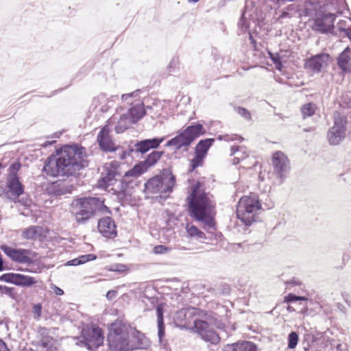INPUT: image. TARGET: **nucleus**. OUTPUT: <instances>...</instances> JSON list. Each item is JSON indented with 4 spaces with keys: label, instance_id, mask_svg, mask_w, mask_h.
I'll use <instances>...</instances> for the list:
<instances>
[{
    "label": "nucleus",
    "instance_id": "3c124183",
    "mask_svg": "<svg viewBox=\"0 0 351 351\" xmlns=\"http://www.w3.org/2000/svg\"><path fill=\"white\" fill-rule=\"evenodd\" d=\"M52 288L53 289L54 293L57 295H62L64 294V291L62 289H60V287H58L56 285H53Z\"/></svg>",
    "mask_w": 351,
    "mask_h": 351
},
{
    "label": "nucleus",
    "instance_id": "e433bc0d",
    "mask_svg": "<svg viewBox=\"0 0 351 351\" xmlns=\"http://www.w3.org/2000/svg\"><path fill=\"white\" fill-rule=\"evenodd\" d=\"M21 164L18 162H14L9 167L8 178H18L17 173L21 169Z\"/></svg>",
    "mask_w": 351,
    "mask_h": 351
},
{
    "label": "nucleus",
    "instance_id": "c756f323",
    "mask_svg": "<svg viewBox=\"0 0 351 351\" xmlns=\"http://www.w3.org/2000/svg\"><path fill=\"white\" fill-rule=\"evenodd\" d=\"M53 339L51 337L43 339L37 345L36 351H55Z\"/></svg>",
    "mask_w": 351,
    "mask_h": 351
},
{
    "label": "nucleus",
    "instance_id": "864d4df0",
    "mask_svg": "<svg viewBox=\"0 0 351 351\" xmlns=\"http://www.w3.org/2000/svg\"><path fill=\"white\" fill-rule=\"evenodd\" d=\"M0 351H10L3 341H0Z\"/></svg>",
    "mask_w": 351,
    "mask_h": 351
},
{
    "label": "nucleus",
    "instance_id": "79ce46f5",
    "mask_svg": "<svg viewBox=\"0 0 351 351\" xmlns=\"http://www.w3.org/2000/svg\"><path fill=\"white\" fill-rule=\"evenodd\" d=\"M96 258H97L96 255H95L93 254L82 255L78 257L79 262H80V265L86 263L90 261L95 260Z\"/></svg>",
    "mask_w": 351,
    "mask_h": 351
},
{
    "label": "nucleus",
    "instance_id": "4c0bfd02",
    "mask_svg": "<svg viewBox=\"0 0 351 351\" xmlns=\"http://www.w3.org/2000/svg\"><path fill=\"white\" fill-rule=\"evenodd\" d=\"M346 21L341 20L337 23V28L340 32H343L349 40H351V27L346 28L341 26V23H346Z\"/></svg>",
    "mask_w": 351,
    "mask_h": 351
},
{
    "label": "nucleus",
    "instance_id": "4468645a",
    "mask_svg": "<svg viewBox=\"0 0 351 351\" xmlns=\"http://www.w3.org/2000/svg\"><path fill=\"white\" fill-rule=\"evenodd\" d=\"M163 151H153L150 153L146 159L136 165L132 169L125 173V177H137L143 173L147 169L154 165L160 160L164 154Z\"/></svg>",
    "mask_w": 351,
    "mask_h": 351
},
{
    "label": "nucleus",
    "instance_id": "e2e57ef3",
    "mask_svg": "<svg viewBox=\"0 0 351 351\" xmlns=\"http://www.w3.org/2000/svg\"><path fill=\"white\" fill-rule=\"evenodd\" d=\"M3 167H4V166L0 163V169L3 168Z\"/></svg>",
    "mask_w": 351,
    "mask_h": 351
},
{
    "label": "nucleus",
    "instance_id": "bb28decb",
    "mask_svg": "<svg viewBox=\"0 0 351 351\" xmlns=\"http://www.w3.org/2000/svg\"><path fill=\"white\" fill-rule=\"evenodd\" d=\"M156 316L158 323V336L160 341L165 336V324L163 320V308L162 305H158L156 307Z\"/></svg>",
    "mask_w": 351,
    "mask_h": 351
},
{
    "label": "nucleus",
    "instance_id": "f8f14e48",
    "mask_svg": "<svg viewBox=\"0 0 351 351\" xmlns=\"http://www.w3.org/2000/svg\"><path fill=\"white\" fill-rule=\"evenodd\" d=\"M272 165L274 173L279 179V184H282L290 171V164L287 156L282 152H276L273 154Z\"/></svg>",
    "mask_w": 351,
    "mask_h": 351
},
{
    "label": "nucleus",
    "instance_id": "f704fd0d",
    "mask_svg": "<svg viewBox=\"0 0 351 351\" xmlns=\"http://www.w3.org/2000/svg\"><path fill=\"white\" fill-rule=\"evenodd\" d=\"M195 155L194 158L191 160V167L192 168V170H194L195 168L201 166L203 162V160L205 158L204 156L201 155L197 153H195Z\"/></svg>",
    "mask_w": 351,
    "mask_h": 351
},
{
    "label": "nucleus",
    "instance_id": "0e129e2a",
    "mask_svg": "<svg viewBox=\"0 0 351 351\" xmlns=\"http://www.w3.org/2000/svg\"><path fill=\"white\" fill-rule=\"evenodd\" d=\"M341 26L344 27L346 26V23H341Z\"/></svg>",
    "mask_w": 351,
    "mask_h": 351
},
{
    "label": "nucleus",
    "instance_id": "dca6fc26",
    "mask_svg": "<svg viewBox=\"0 0 351 351\" xmlns=\"http://www.w3.org/2000/svg\"><path fill=\"white\" fill-rule=\"evenodd\" d=\"M336 15L332 13H319L313 20L312 28L320 34L331 33L335 26Z\"/></svg>",
    "mask_w": 351,
    "mask_h": 351
},
{
    "label": "nucleus",
    "instance_id": "1a4fd4ad",
    "mask_svg": "<svg viewBox=\"0 0 351 351\" xmlns=\"http://www.w3.org/2000/svg\"><path fill=\"white\" fill-rule=\"evenodd\" d=\"M347 119L338 112L334 113L333 125L328 130L327 134L330 145H339L346 137Z\"/></svg>",
    "mask_w": 351,
    "mask_h": 351
},
{
    "label": "nucleus",
    "instance_id": "7ed1b4c3",
    "mask_svg": "<svg viewBox=\"0 0 351 351\" xmlns=\"http://www.w3.org/2000/svg\"><path fill=\"white\" fill-rule=\"evenodd\" d=\"M71 206L77 223L84 224L104 205L103 201L97 197H85L73 201Z\"/></svg>",
    "mask_w": 351,
    "mask_h": 351
},
{
    "label": "nucleus",
    "instance_id": "6ab92c4d",
    "mask_svg": "<svg viewBox=\"0 0 351 351\" xmlns=\"http://www.w3.org/2000/svg\"><path fill=\"white\" fill-rule=\"evenodd\" d=\"M330 56L326 53H319L308 58L304 64V68L313 73L321 72L322 67L327 64Z\"/></svg>",
    "mask_w": 351,
    "mask_h": 351
},
{
    "label": "nucleus",
    "instance_id": "6e6d98bb",
    "mask_svg": "<svg viewBox=\"0 0 351 351\" xmlns=\"http://www.w3.org/2000/svg\"><path fill=\"white\" fill-rule=\"evenodd\" d=\"M56 143V141H45L44 143H43V144H42V146H43V147H47L48 145H52V144H53V143Z\"/></svg>",
    "mask_w": 351,
    "mask_h": 351
},
{
    "label": "nucleus",
    "instance_id": "393cba45",
    "mask_svg": "<svg viewBox=\"0 0 351 351\" xmlns=\"http://www.w3.org/2000/svg\"><path fill=\"white\" fill-rule=\"evenodd\" d=\"M7 186L9 191L15 196L19 197L24 193V186L19 180V178H8Z\"/></svg>",
    "mask_w": 351,
    "mask_h": 351
},
{
    "label": "nucleus",
    "instance_id": "4d7b16f0",
    "mask_svg": "<svg viewBox=\"0 0 351 351\" xmlns=\"http://www.w3.org/2000/svg\"><path fill=\"white\" fill-rule=\"evenodd\" d=\"M287 311L289 312H293V311H295V309L292 306H287Z\"/></svg>",
    "mask_w": 351,
    "mask_h": 351
},
{
    "label": "nucleus",
    "instance_id": "a18cd8bd",
    "mask_svg": "<svg viewBox=\"0 0 351 351\" xmlns=\"http://www.w3.org/2000/svg\"><path fill=\"white\" fill-rule=\"evenodd\" d=\"M127 269V266L123 264H115L111 266L110 270L118 272H123Z\"/></svg>",
    "mask_w": 351,
    "mask_h": 351
},
{
    "label": "nucleus",
    "instance_id": "b1692460",
    "mask_svg": "<svg viewBox=\"0 0 351 351\" xmlns=\"http://www.w3.org/2000/svg\"><path fill=\"white\" fill-rule=\"evenodd\" d=\"M223 351H257L254 343L247 341H238L224 346Z\"/></svg>",
    "mask_w": 351,
    "mask_h": 351
},
{
    "label": "nucleus",
    "instance_id": "9d476101",
    "mask_svg": "<svg viewBox=\"0 0 351 351\" xmlns=\"http://www.w3.org/2000/svg\"><path fill=\"white\" fill-rule=\"evenodd\" d=\"M141 92V90L137 89L132 93L123 94L121 96L122 100L130 106L128 110L125 111L126 113L133 118L136 123L145 114L143 102L136 99Z\"/></svg>",
    "mask_w": 351,
    "mask_h": 351
},
{
    "label": "nucleus",
    "instance_id": "0eeeda50",
    "mask_svg": "<svg viewBox=\"0 0 351 351\" xmlns=\"http://www.w3.org/2000/svg\"><path fill=\"white\" fill-rule=\"evenodd\" d=\"M204 133L205 130L202 124L197 123L195 125H191L188 126L174 138L168 141L165 146H173L176 150L180 149L182 147H187L195 139Z\"/></svg>",
    "mask_w": 351,
    "mask_h": 351
},
{
    "label": "nucleus",
    "instance_id": "603ef678",
    "mask_svg": "<svg viewBox=\"0 0 351 351\" xmlns=\"http://www.w3.org/2000/svg\"><path fill=\"white\" fill-rule=\"evenodd\" d=\"M243 159H245V156H237V155L235 156V157L233 159V164L234 165H237L240 162L241 160H243Z\"/></svg>",
    "mask_w": 351,
    "mask_h": 351
},
{
    "label": "nucleus",
    "instance_id": "f03ea898",
    "mask_svg": "<svg viewBox=\"0 0 351 351\" xmlns=\"http://www.w3.org/2000/svg\"><path fill=\"white\" fill-rule=\"evenodd\" d=\"M187 200L191 217L210 228L215 226V211L212 195L202 189L199 183L192 188V192Z\"/></svg>",
    "mask_w": 351,
    "mask_h": 351
},
{
    "label": "nucleus",
    "instance_id": "9b49d317",
    "mask_svg": "<svg viewBox=\"0 0 351 351\" xmlns=\"http://www.w3.org/2000/svg\"><path fill=\"white\" fill-rule=\"evenodd\" d=\"M119 167V162L116 160L106 162L104 165L101 177L99 181V186L100 188L108 189L117 182L120 177Z\"/></svg>",
    "mask_w": 351,
    "mask_h": 351
},
{
    "label": "nucleus",
    "instance_id": "39448f33",
    "mask_svg": "<svg viewBox=\"0 0 351 351\" xmlns=\"http://www.w3.org/2000/svg\"><path fill=\"white\" fill-rule=\"evenodd\" d=\"M130 335L125 326L120 322L111 324L109 328L108 342L111 351H130Z\"/></svg>",
    "mask_w": 351,
    "mask_h": 351
},
{
    "label": "nucleus",
    "instance_id": "f257e3e1",
    "mask_svg": "<svg viewBox=\"0 0 351 351\" xmlns=\"http://www.w3.org/2000/svg\"><path fill=\"white\" fill-rule=\"evenodd\" d=\"M56 152V157H49L45 162L43 171L48 176H75L88 166L85 149L82 147L66 145Z\"/></svg>",
    "mask_w": 351,
    "mask_h": 351
},
{
    "label": "nucleus",
    "instance_id": "2f4dec72",
    "mask_svg": "<svg viewBox=\"0 0 351 351\" xmlns=\"http://www.w3.org/2000/svg\"><path fill=\"white\" fill-rule=\"evenodd\" d=\"M316 106L313 103H308L304 104L301 107V113L303 119H306V117H311L315 112Z\"/></svg>",
    "mask_w": 351,
    "mask_h": 351
},
{
    "label": "nucleus",
    "instance_id": "49530a36",
    "mask_svg": "<svg viewBox=\"0 0 351 351\" xmlns=\"http://www.w3.org/2000/svg\"><path fill=\"white\" fill-rule=\"evenodd\" d=\"M73 189V186L69 185L67 186H62L58 189L57 193L58 195H64L66 193H71Z\"/></svg>",
    "mask_w": 351,
    "mask_h": 351
},
{
    "label": "nucleus",
    "instance_id": "69168bd1",
    "mask_svg": "<svg viewBox=\"0 0 351 351\" xmlns=\"http://www.w3.org/2000/svg\"><path fill=\"white\" fill-rule=\"evenodd\" d=\"M0 341H2L1 339H0Z\"/></svg>",
    "mask_w": 351,
    "mask_h": 351
},
{
    "label": "nucleus",
    "instance_id": "4be33fe9",
    "mask_svg": "<svg viewBox=\"0 0 351 351\" xmlns=\"http://www.w3.org/2000/svg\"><path fill=\"white\" fill-rule=\"evenodd\" d=\"M130 344L131 350L144 349L149 346V340L145 335L136 329H132L129 332Z\"/></svg>",
    "mask_w": 351,
    "mask_h": 351
},
{
    "label": "nucleus",
    "instance_id": "72a5a7b5",
    "mask_svg": "<svg viewBox=\"0 0 351 351\" xmlns=\"http://www.w3.org/2000/svg\"><path fill=\"white\" fill-rule=\"evenodd\" d=\"M217 138L219 141H242L243 138L237 134H223V135H219Z\"/></svg>",
    "mask_w": 351,
    "mask_h": 351
},
{
    "label": "nucleus",
    "instance_id": "ddd939ff",
    "mask_svg": "<svg viewBox=\"0 0 351 351\" xmlns=\"http://www.w3.org/2000/svg\"><path fill=\"white\" fill-rule=\"evenodd\" d=\"M1 249L14 262L29 265L34 261L35 254L29 250L13 248L8 245H1Z\"/></svg>",
    "mask_w": 351,
    "mask_h": 351
},
{
    "label": "nucleus",
    "instance_id": "2eb2a0df",
    "mask_svg": "<svg viewBox=\"0 0 351 351\" xmlns=\"http://www.w3.org/2000/svg\"><path fill=\"white\" fill-rule=\"evenodd\" d=\"M82 335L83 340L81 343L89 350H94L103 344L104 332L102 329L98 326L83 330Z\"/></svg>",
    "mask_w": 351,
    "mask_h": 351
},
{
    "label": "nucleus",
    "instance_id": "f3484780",
    "mask_svg": "<svg viewBox=\"0 0 351 351\" xmlns=\"http://www.w3.org/2000/svg\"><path fill=\"white\" fill-rule=\"evenodd\" d=\"M109 124H115L114 130L118 134L122 133L132 125L136 123L134 119L120 108L108 121Z\"/></svg>",
    "mask_w": 351,
    "mask_h": 351
},
{
    "label": "nucleus",
    "instance_id": "c03bdc74",
    "mask_svg": "<svg viewBox=\"0 0 351 351\" xmlns=\"http://www.w3.org/2000/svg\"><path fill=\"white\" fill-rule=\"evenodd\" d=\"M42 306L41 304H37L34 305L32 313L34 314V318L38 319L40 318L41 315Z\"/></svg>",
    "mask_w": 351,
    "mask_h": 351
},
{
    "label": "nucleus",
    "instance_id": "20e7f679",
    "mask_svg": "<svg viewBox=\"0 0 351 351\" xmlns=\"http://www.w3.org/2000/svg\"><path fill=\"white\" fill-rule=\"evenodd\" d=\"M176 184V176L169 169H164L160 175L150 178L145 184V191L147 195L159 194L166 198Z\"/></svg>",
    "mask_w": 351,
    "mask_h": 351
},
{
    "label": "nucleus",
    "instance_id": "37998d69",
    "mask_svg": "<svg viewBox=\"0 0 351 351\" xmlns=\"http://www.w3.org/2000/svg\"><path fill=\"white\" fill-rule=\"evenodd\" d=\"M178 64H179L178 58L176 57L173 58L171 60V61L168 65V67H167L169 73L175 72L176 71V69L178 68Z\"/></svg>",
    "mask_w": 351,
    "mask_h": 351
},
{
    "label": "nucleus",
    "instance_id": "5701e85b",
    "mask_svg": "<svg viewBox=\"0 0 351 351\" xmlns=\"http://www.w3.org/2000/svg\"><path fill=\"white\" fill-rule=\"evenodd\" d=\"M164 140L165 137L144 139L135 144V149L136 152L145 154L151 149L158 148Z\"/></svg>",
    "mask_w": 351,
    "mask_h": 351
},
{
    "label": "nucleus",
    "instance_id": "a878e982",
    "mask_svg": "<svg viewBox=\"0 0 351 351\" xmlns=\"http://www.w3.org/2000/svg\"><path fill=\"white\" fill-rule=\"evenodd\" d=\"M351 50L349 47H347L342 53L339 55L337 64L339 68L344 71H348L351 67Z\"/></svg>",
    "mask_w": 351,
    "mask_h": 351
},
{
    "label": "nucleus",
    "instance_id": "13d9d810",
    "mask_svg": "<svg viewBox=\"0 0 351 351\" xmlns=\"http://www.w3.org/2000/svg\"><path fill=\"white\" fill-rule=\"evenodd\" d=\"M107 110L108 109L106 106H101V108H100V110L103 112L107 111Z\"/></svg>",
    "mask_w": 351,
    "mask_h": 351
},
{
    "label": "nucleus",
    "instance_id": "09e8293b",
    "mask_svg": "<svg viewBox=\"0 0 351 351\" xmlns=\"http://www.w3.org/2000/svg\"><path fill=\"white\" fill-rule=\"evenodd\" d=\"M117 291L114 290H110L107 292L106 297L108 300H112L117 297Z\"/></svg>",
    "mask_w": 351,
    "mask_h": 351
},
{
    "label": "nucleus",
    "instance_id": "680f3d73",
    "mask_svg": "<svg viewBox=\"0 0 351 351\" xmlns=\"http://www.w3.org/2000/svg\"><path fill=\"white\" fill-rule=\"evenodd\" d=\"M305 132H309L311 130L310 129H304V130Z\"/></svg>",
    "mask_w": 351,
    "mask_h": 351
},
{
    "label": "nucleus",
    "instance_id": "ea45409f",
    "mask_svg": "<svg viewBox=\"0 0 351 351\" xmlns=\"http://www.w3.org/2000/svg\"><path fill=\"white\" fill-rule=\"evenodd\" d=\"M306 298L303 296H298L293 293H289L285 300L286 302H294L296 301H305L306 300Z\"/></svg>",
    "mask_w": 351,
    "mask_h": 351
},
{
    "label": "nucleus",
    "instance_id": "a19ab883",
    "mask_svg": "<svg viewBox=\"0 0 351 351\" xmlns=\"http://www.w3.org/2000/svg\"><path fill=\"white\" fill-rule=\"evenodd\" d=\"M171 248L163 245H158L154 247V252L156 254H167L169 252Z\"/></svg>",
    "mask_w": 351,
    "mask_h": 351
},
{
    "label": "nucleus",
    "instance_id": "58836bf2",
    "mask_svg": "<svg viewBox=\"0 0 351 351\" xmlns=\"http://www.w3.org/2000/svg\"><path fill=\"white\" fill-rule=\"evenodd\" d=\"M235 111L242 117L246 120L251 119L250 112L245 108L242 107H237L234 108Z\"/></svg>",
    "mask_w": 351,
    "mask_h": 351
},
{
    "label": "nucleus",
    "instance_id": "a211bd4d",
    "mask_svg": "<svg viewBox=\"0 0 351 351\" xmlns=\"http://www.w3.org/2000/svg\"><path fill=\"white\" fill-rule=\"evenodd\" d=\"M0 280L17 286L25 287H29L37 282V280L34 277L15 273L4 274L1 276Z\"/></svg>",
    "mask_w": 351,
    "mask_h": 351
},
{
    "label": "nucleus",
    "instance_id": "c9c22d12",
    "mask_svg": "<svg viewBox=\"0 0 351 351\" xmlns=\"http://www.w3.org/2000/svg\"><path fill=\"white\" fill-rule=\"evenodd\" d=\"M298 335L295 332H291L288 337V348L293 349L296 347L298 342Z\"/></svg>",
    "mask_w": 351,
    "mask_h": 351
},
{
    "label": "nucleus",
    "instance_id": "bf43d9fd",
    "mask_svg": "<svg viewBox=\"0 0 351 351\" xmlns=\"http://www.w3.org/2000/svg\"><path fill=\"white\" fill-rule=\"evenodd\" d=\"M105 98V95H101L98 96V99H104Z\"/></svg>",
    "mask_w": 351,
    "mask_h": 351
},
{
    "label": "nucleus",
    "instance_id": "cd10ccee",
    "mask_svg": "<svg viewBox=\"0 0 351 351\" xmlns=\"http://www.w3.org/2000/svg\"><path fill=\"white\" fill-rule=\"evenodd\" d=\"M213 142V138H206L204 140L199 141L195 147V152L206 156Z\"/></svg>",
    "mask_w": 351,
    "mask_h": 351
},
{
    "label": "nucleus",
    "instance_id": "7c9ffc66",
    "mask_svg": "<svg viewBox=\"0 0 351 351\" xmlns=\"http://www.w3.org/2000/svg\"><path fill=\"white\" fill-rule=\"evenodd\" d=\"M186 230L190 237L199 239H204L206 238L205 234L193 224H187L186 226Z\"/></svg>",
    "mask_w": 351,
    "mask_h": 351
},
{
    "label": "nucleus",
    "instance_id": "6e6552de",
    "mask_svg": "<svg viewBox=\"0 0 351 351\" xmlns=\"http://www.w3.org/2000/svg\"><path fill=\"white\" fill-rule=\"evenodd\" d=\"M216 319L210 315L204 314L203 319L194 321L195 331L206 342L217 344L220 341L218 334L213 330Z\"/></svg>",
    "mask_w": 351,
    "mask_h": 351
},
{
    "label": "nucleus",
    "instance_id": "8fccbe9b",
    "mask_svg": "<svg viewBox=\"0 0 351 351\" xmlns=\"http://www.w3.org/2000/svg\"><path fill=\"white\" fill-rule=\"evenodd\" d=\"M65 265H68V266H77V265H80V263L79 262L78 258H76L73 260L67 261Z\"/></svg>",
    "mask_w": 351,
    "mask_h": 351
},
{
    "label": "nucleus",
    "instance_id": "5fc2aeb1",
    "mask_svg": "<svg viewBox=\"0 0 351 351\" xmlns=\"http://www.w3.org/2000/svg\"><path fill=\"white\" fill-rule=\"evenodd\" d=\"M0 293H9L10 289H9V288H8L6 287H3V286L0 285Z\"/></svg>",
    "mask_w": 351,
    "mask_h": 351
},
{
    "label": "nucleus",
    "instance_id": "423d86ee",
    "mask_svg": "<svg viewBox=\"0 0 351 351\" xmlns=\"http://www.w3.org/2000/svg\"><path fill=\"white\" fill-rule=\"evenodd\" d=\"M261 208V204L256 195L243 196L237 204V217L245 225L250 226L255 221V215Z\"/></svg>",
    "mask_w": 351,
    "mask_h": 351
},
{
    "label": "nucleus",
    "instance_id": "412c9836",
    "mask_svg": "<svg viewBox=\"0 0 351 351\" xmlns=\"http://www.w3.org/2000/svg\"><path fill=\"white\" fill-rule=\"evenodd\" d=\"M97 141L100 148L104 152H114L117 149V146L110 136V130L107 125L100 130Z\"/></svg>",
    "mask_w": 351,
    "mask_h": 351
},
{
    "label": "nucleus",
    "instance_id": "473e14b6",
    "mask_svg": "<svg viewBox=\"0 0 351 351\" xmlns=\"http://www.w3.org/2000/svg\"><path fill=\"white\" fill-rule=\"evenodd\" d=\"M230 155H237V156H245V158L249 156L248 152L245 147L234 145L231 147Z\"/></svg>",
    "mask_w": 351,
    "mask_h": 351
},
{
    "label": "nucleus",
    "instance_id": "052dcab7",
    "mask_svg": "<svg viewBox=\"0 0 351 351\" xmlns=\"http://www.w3.org/2000/svg\"><path fill=\"white\" fill-rule=\"evenodd\" d=\"M190 2L197 3L199 0H189Z\"/></svg>",
    "mask_w": 351,
    "mask_h": 351
},
{
    "label": "nucleus",
    "instance_id": "aec40b11",
    "mask_svg": "<svg viewBox=\"0 0 351 351\" xmlns=\"http://www.w3.org/2000/svg\"><path fill=\"white\" fill-rule=\"evenodd\" d=\"M99 232L106 238L112 239L117 234V227L114 220L110 217H105L98 221Z\"/></svg>",
    "mask_w": 351,
    "mask_h": 351
},
{
    "label": "nucleus",
    "instance_id": "c85d7f7f",
    "mask_svg": "<svg viewBox=\"0 0 351 351\" xmlns=\"http://www.w3.org/2000/svg\"><path fill=\"white\" fill-rule=\"evenodd\" d=\"M40 227L31 226L23 230L21 237L27 240L36 239L38 234H40Z\"/></svg>",
    "mask_w": 351,
    "mask_h": 351
},
{
    "label": "nucleus",
    "instance_id": "de8ad7c7",
    "mask_svg": "<svg viewBox=\"0 0 351 351\" xmlns=\"http://www.w3.org/2000/svg\"><path fill=\"white\" fill-rule=\"evenodd\" d=\"M270 58L271 60L273 61L274 64H276V69H280V67L281 66V62L280 61V58L278 55H274L271 53H269Z\"/></svg>",
    "mask_w": 351,
    "mask_h": 351
}]
</instances>
